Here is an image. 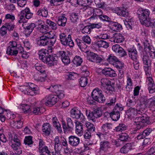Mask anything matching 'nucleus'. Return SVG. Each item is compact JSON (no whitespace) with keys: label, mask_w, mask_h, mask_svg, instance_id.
<instances>
[{"label":"nucleus","mask_w":155,"mask_h":155,"mask_svg":"<svg viewBox=\"0 0 155 155\" xmlns=\"http://www.w3.org/2000/svg\"><path fill=\"white\" fill-rule=\"evenodd\" d=\"M113 37L114 41L117 43H122L125 40L124 36L120 33L115 34Z\"/></svg>","instance_id":"nucleus-27"},{"label":"nucleus","mask_w":155,"mask_h":155,"mask_svg":"<svg viewBox=\"0 0 155 155\" xmlns=\"http://www.w3.org/2000/svg\"><path fill=\"white\" fill-rule=\"evenodd\" d=\"M102 73L105 75L113 77L117 76L115 71L112 68H104L101 71Z\"/></svg>","instance_id":"nucleus-24"},{"label":"nucleus","mask_w":155,"mask_h":155,"mask_svg":"<svg viewBox=\"0 0 155 155\" xmlns=\"http://www.w3.org/2000/svg\"><path fill=\"white\" fill-rule=\"evenodd\" d=\"M33 78L34 80L39 83L45 82L46 80L45 77L39 76L38 73L35 74Z\"/></svg>","instance_id":"nucleus-45"},{"label":"nucleus","mask_w":155,"mask_h":155,"mask_svg":"<svg viewBox=\"0 0 155 155\" xmlns=\"http://www.w3.org/2000/svg\"><path fill=\"white\" fill-rule=\"evenodd\" d=\"M48 39L55 38V36L52 31L47 32L45 34Z\"/></svg>","instance_id":"nucleus-63"},{"label":"nucleus","mask_w":155,"mask_h":155,"mask_svg":"<svg viewBox=\"0 0 155 155\" xmlns=\"http://www.w3.org/2000/svg\"><path fill=\"white\" fill-rule=\"evenodd\" d=\"M32 137L30 136H26L24 140V143L25 145L31 147L34 142L32 140Z\"/></svg>","instance_id":"nucleus-47"},{"label":"nucleus","mask_w":155,"mask_h":155,"mask_svg":"<svg viewBox=\"0 0 155 155\" xmlns=\"http://www.w3.org/2000/svg\"><path fill=\"white\" fill-rule=\"evenodd\" d=\"M82 61V58L78 56H76L73 61L74 64L77 66L80 65Z\"/></svg>","instance_id":"nucleus-50"},{"label":"nucleus","mask_w":155,"mask_h":155,"mask_svg":"<svg viewBox=\"0 0 155 155\" xmlns=\"http://www.w3.org/2000/svg\"><path fill=\"white\" fill-rule=\"evenodd\" d=\"M124 106L120 103H117L113 110L117 111H122L124 110Z\"/></svg>","instance_id":"nucleus-62"},{"label":"nucleus","mask_w":155,"mask_h":155,"mask_svg":"<svg viewBox=\"0 0 155 155\" xmlns=\"http://www.w3.org/2000/svg\"><path fill=\"white\" fill-rule=\"evenodd\" d=\"M102 94V91L101 90L98 88H96L93 90L92 92V97L94 100L95 99H97V97H100V96Z\"/></svg>","instance_id":"nucleus-34"},{"label":"nucleus","mask_w":155,"mask_h":155,"mask_svg":"<svg viewBox=\"0 0 155 155\" xmlns=\"http://www.w3.org/2000/svg\"><path fill=\"white\" fill-rule=\"evenodd\" d=\"M116 97H110L109 98V101H108L105 104V105L108 107H110L114 105L116 102Z\"/></svg>","instance_id":"nucleus-53"},{"label":"nucleus","mask_w":155,"mask_h":155,"mask_svg":"<svg viewBox=\"0 0 155 155\" xmlns=\"http://www.w3.org/2000/svg\"><path fill=\"white\" fill-rule=\"evenodd\" d=\"M86 126L87 128V131L93 132L95 131V127L94 124L90 122H87L85 123Z\"/></svg>","instance_id":"nucleus-54"},{"label":"nucleus","mask_w":155,"mask_h":155,"mask_svg":"<svg viewBox=\"0 0 155 155\" xmlns=\"http://www.w3.org/2000/svg\"><path fill=\"white\" fill-rule=\"evenodd\" d=\"M88 83L87 78L85 77H82L79 79V84L82 87H85Z\"/></svg>","instance_id":"nucleus-48"},{"label":"nucleus","mask_w":155,"mask_h":155,"mask_svg":"<svg viewBox=\"0 0 155 155\" xmlns=\"http://www.w3.org/2000/svg\"><path fill=\"white\" fill-rule=\"evenodd\" d=\"M119 139L123 142H127L129 141L130 137L128 135L125 133H122L119 135Z\"/></svg>","instance_id":"nucleus-42"},{"label":"nucleus","mask_w":155,"mask_h":155,"mask_svg":"<svg viewBox=\"0 0 155 155\" xmlns=\"http://www.w3.org/2000/svg\"><path fill=\"white\" fill-rule=\"evenodd\" d=\"M79 15L78 13L73 12L70 15V19L72 22L76 23L79 19Z\"/></svg>","instance_id":"nucleus-46"},{"label":"nucleus","mask_w":155,"mask_h":155,"mask_svg":"<svg viewBox=\"0 0 155 155\" xmlns=\"http://www.w3.org/2000/svg\"><path fill=\"white\" fill-rule=\"evenodd\" d=\"M21 12L26 17V19H28L32 16L33 14L31 12L29 8L26 7L24 9L22 10Z\"/></svg>","instance_id":"nucleus-31"},{"label":"nucleus","mask_w":155,"mask_h":155,"mask_svg":"<svg viewBox=\"0 0 155 155\" xmlns=\"http://www.w3.org/2000/svg\"><path fill=\"white\" fill-rule=\"evenodd\" d=\"M62 127L65 134L71 132L73 129V127L68 125L64 122L62 123Z\"/></svg>","instance_id":"nucleus-39"},{"label":"nucleus","mask_w":155,"mask_h":155,"mask_svg":"<svg viewBox=\"0 0 155 155\" xmlns=\"http://www.w3.org/2000/svg\"><path fill=\"white\" fill-rule=\"evenodd\" d=\"M148 87L149 92L150 94L153 93L155 91V86L152 78L150 77L148 79Z\"/></svg>","instance_id":"nucleus-25"},{"label":"nucleus","mask_w":155,"mask_h":155,"mask_svg":"<svg viewBox=\"0 0 155 155\" xmlns=\"http://www.w3.org/2000/svg\"><path fill=\"white\" fill-rule=\"evenodd\" d=\"M51 127L48 123H45L43 124L42 128L43 132L45 133L46 135H49L51 133Z\"/></svg>","instance_id":"nucleus-32"},{"label":"nucleus","mask_w":155,"mask_h":155,"mask_svg":"<svg viewBox=\"0 0 155 155\" xmlns=\"http://www.w3.org/2000/svg\"><path fill=\"white\" fill-rule=\"evenodd\" d=\"M18 88L21 91L23 92L25 94L31 96L36 95L38 90L37 85L31 83L19 86Z\"/></svg>","instance_id":"nucleus-3"},{"label":"nucleus","mask_w":155,"mask_h":155,"mask_svg":"<svg viewBox=\"0 0 155 155\" xmlns=\"http://www.w3.org/2000/svg\"><path fill=\"white\" fill-rule=\"evenodd\" d=\"M152 131V130L151 128H147L142 132L140 133L139 134L137 135L135 139L136 138L138 140L143 139L146 136L149 135Z\"/></svg>","instance_id":"nucleus-17"},{"label":"nucleus","mask_w":155,"mask_h":155,"mask_svg":"<svg viewBox=\"0 0 155 155\" xmlns=\"http://www.w3.org/2000/svg\"><path fill=\"white\" fill-rule=\"evenodd\" d=\"M60 41L61 44L64 46H68L70 47L74 46V44L71 35L68 36L64 33H61L59 35Z\"/></svg>","instance_id":"nucleus-7"},{"label":"nucleus","mask_w":155,"mask_h":155,"mask_svg":"<svg viewBox=\"0 0 155 155\" xmlns=\"http://www.w3.org/2000/svg\"><path fill=\"white\" fill-rule=\"evenodd\" d=\"M110 115L111 118L113 120L116 121L120 118V112L119 111L113 110L110 113Z\"/></svg>","instance_id":"nucleus-29"},{"label":"nucleus","mask_w":155,"mask_h":155,"mask_svg":"<svg viewBox=\"0 0 155 155\" xmlns=\"http://www.w3.org/2000/svg\"><path fill=\"white\" fill-rule=\"evenodd\" d=\"M88 10L90 11V12H88V14L89 15H91L93 13V15L91 17V18H99L101 15H102L103 12L102 10L99 8H95L94 9L91 7L89 8V9Z\"/></svg>","instance_id":"nucleus-13"},{"label":"nucleus","mask_w":155,"mask_h":155,"mask_svg":"<svg viewBox=\"0 0 155 155\" xmlns=\"http://www.w3.org/2000/svg\"><path fill=\"white\" fill-rule=\"evenodd\" d=\"M134 143L133 142L127 143L122 147L120 150V152L121 153H127L130 150L134 148Z\"/></svg>","instance_id":"nucleus-18"},{"label":"nucleus","mask_w":155,"mask_h":155,"mask_svg":"<svg viewBox=\"0 0 155 155\" xmlns=\"http://www.w3.org/2000/svg\"><path fill=\"white\" fill-rule=\"evenodd\" d=\"M94 45L98 48H107L109 46V43L108 42L102 40H96L94 42Z\"/></svg>","instance_id":"nucleus-21"},{"label":"nucleus","mask_w":155,"mask_h":155,"mask_svg":"<svg viewBox=\"0 0 155 155\" xmlns=\"http://www.w3.org/2000/svg\"><path fill=\"white\" fill-rule=\"evenodd\" d=\"M91 29L92 28L91 25L86 26L82 29V32L84 34L87 33L89 34L91 32Z\"/></svg>","instance_id":"nucleus-60"},{"label":"nucleus","mask_w":155,"mask_h":155,"mask_svg":"<svg viewBox=\"0 0 155 155\" xmlns=\"http://www.w3.org/2000/svg\"><path fill=\"white\" fill-rule=\"evenodd\" d=\"M67 21V18L64 15H61L58 18L57 24L59 26L64 27L66 25Z\"/></svg>","instance_id":"nucleus-28"},{"label":"nucleus","mask_w":155,"mask_h":155,"mask_svg":"<svg viewBox=\"0 0 155 155\" xmlns=\"http://www.w3.org/2000/svg\"><path fill=\"white\" fill-rule=\"evenodd\" d=\"M105 92L107 93L111 94L113 91H115V88L114 87L110 85V84L106 86Z\"/></svg>","instance_id":"nucleus-59"},{"label":"nucleus","mask_w":155,"mask_h":155,"mask_svg":"<svg viewBox=\"0 0 155 155\" xmlns=\"http://www.w3.org/2000/svg\"><path fill=\"white\" fill-rule=\"evenodd\" d=\"M112 29L114 31H118L122 29V26L117 22H114L112 24Z\"/></svg>","instance_id":"nucleus-55"},{"label":"nucleus","mask_w":155,"mask_h":155,"mask_svg":"<svg viewBox=\"0 0 155 155\" xmlns=\"http://www.w3.org/2000/svg\"><path fill=\"white\" fill-rule=\"evenodd\" d=\"M50 89L52 91L56 93V94L58 93V92H59L62 89L61 86L60 85H52L50 87Z\"/></svg>","instance_id":"nucleus-56"},{"label":"nucleus","mask_w":155,"mask_h":155,"mask_svg":"<svg viewBox=\"0 0 155 155\" xmlns=\"http://www.w3.org/2000/svg\"><path fill=\"white\" fill-rule=\"evenodd\" d=\"M71 116L73 118L79 119L80 121L83 122L84 121L85 118L83 114L78 109H72L70 111Z\"/></svg>","instance_id":"nucleus-8"},{"label":"nucleus","mask_w":155,"mask_h":155,"mask_svg":"<svg viewBox=\"0 0 155 155\" xmlns=\"http://www.w3.org/2000/svg\"><path fill=\"white\" fill-rule=\"evenodd\" d=\"M127 115L131 117L134 118L137 115L136 108L134 107H130L126 112Z\"/></svg>","instance_id":"nucleus-37"},{"label":"nucleus","mask_w":155,"mask_h":155,"mask_svg":"<svg viewBox=\"0 0 155 155\" xmlns=\"http://www.w3.org/2000/svg\"><path fill=\"white\" fill-rule=\"evenodd\" d=\"M111 81L107 78L102 79L101 80V83L102 86L105 87L110 84Z\"/></svg>","instance_id":"nucleus-57"},{"label":"nucleus","mask_w":155,"mask_h":155,"mask_svg":"<svg viewBox=\"0 0 155 155\" xmlns=\"http://www.w3.org/2000/svg\"><path fill=\"white\" fill-rule=\"evenodd\" d=\"M107 60L109 61L110 64L114 66L115 64L117 61H118V59L115 56L111 54L109 55L108 58L107 59Z\"/></svg>","instance_id":"nucleus-44"},{"label":"nucleus","mask_w":155,"mask_h":155,"mask_svg":"<svg viewBox=\"0 0 155 155\" xmlns=\"http://www.w3.org/2000/svg\"><path fill=\"white\" fill-rule=\"evenodd\" d=\"M37 15L43 17H47L48 15V12L46 8H40L38 9L37 12Z\"/></svg>","instance_id":"nucleus-35"},{"label":"nucleus","mask_w":155,"mask_h":155,"mask_svg":"<svg viewBox=\"0 0 155 155\" xmlns=\"http://www.w3.org/2000/svg\"><path fill=\"white\" fill-rule=\"evenodd\" d=\"M129 57L133 60H137L138 57L137 52L136 48H133L127 50Z\"/></svg>","instance_id":"nucleus-19"},{"label":"nucleus","mask_w":155,"mask_h":155,"mask_svg":"<svg viewBox=\"0 0 155 155\" xmlns=\"http://www.w3.org/2000/svg\"><path fill=\"white\" fill-rule=\"evenodd\" d=\"M16 106L19 109H21V110L22 112L23 111L25 114L29 113L31 112L32 111L31 109L30 108V107L28 104H25L22 105L21 104H18L17 103Z\"/></svg>","instance_id":"nucleus-20"},{"label":"nucleus","mask_w":155,"mask_h":155,"mask_svg":"<svg viewBox=\"0 0 155 155\" xmlns=\"http://www.w3.org/2000/svg\"><path fill=\"white\" fill-rule=\"evenodd\" d=\"M124 22L128 29H132L134 25V21L132 18L128 19V20L124 21Z\"/></svg>","instance_id":"nucleus-43"},{"label":"nucleus","mask_w":155,"mask_h":155,"mask_svg":"<svg viewBox=\"0 0 155 155\" xmlns=\"http://www.w3.org/2000/svg\"><path fill=\"white\" fill-rule=\"evenodd\" d=\"M82 39L84 43L87 44H90L91 43V39L88 35L83 36L82 38Z\"/></svg>","instance_id":"nucleus-64"},{"label":"nucleus","mask_w":155,"mask_h":155,"mask_svg":"<svg viewBox=\"0 0 155 155\" xmlns=\"http://www.w3.org/2000/svg\"><path fill=\"white\" fill-rule=\"evenodd\" d=\"M24 28L25 29V35L27 36H28L32 32L33 29L35 27V25L34 23H31L29 24L27 26H24V25H23Z\"/></svg>","instance_id":"nucleus-22"},{"label":"nucleus","mask_w":155,"mask_h":155,"mask_svg":"<svg viewBox=\"0 0 155 155\" xmlns=\"http://www.w3.org/2000/svg\"><path fill=\"white\" fill-rule=\"evenodd\" d=\"M99 151L100 152L103 151L107 152L109 151L110 148V142L106 140H104L101 141L100 143Z\"/></svg>","instance_id":"nucleus-10"},{"label":"nucleus","mask_w":155,"mask_h":155,"mask_svg":"<svg viewBox=\"0 0 155 155\" xmlns=\"http://www.w3.org/2000/svg\"><path fill=\"white\" fill-rule=\"evenodd\" d=\"M95 38L97 39L99 38V39H105L110 38V36L106 33H101L96 36Z\"/></svg>","instance_id":"nucleus-58"},{"label":"nucleus","mask_w":155,"mask_h":155,"mask_svg":"<svg viewBox=\"0 0 155 155\" xmlns=\"http://www.w3.org/2000/svg\"><path fill=\"white\" fill-rule=\"evenodd\" d=\"M39 58L43 62L46 63L50 66L56 65L58 63V58L56 54H49L48 50L42 49L38 51Z\"/></svg>","instance_id":"nucleus-1"},{"label":"nucleus","mask_w":155,"mask_h":155,"mask_svg":"<svg viewBox=\"0 0 155 155\" xmlns=\"http://www.w3.org/2000/svg\"><path fill=\"white\" fill-rule=\"evenodd\" d=\"M58 54L65 65H68L70 63V59L68 52L64 51H59L58 52Z\"/></svg>","instance_id":"nucleus-9"},{"label":"nucleus","mask_w":155,"mask_h":155,"mask_svg":"<svg viewBox=\"0 0 155 155\" xmlns=\"http://www.w3.org/2000/svg\"><path fill=\"white\" fill-rule=\"evenodd\" d=\"M134 123H136L137 128L139 129L143 127L145 124H149L151 123L149 120V118L145 114H143L135 119Z\"/></svg>","instance_id":"nucleus-5"},{"label":"nucleus","mask_w":155,"mask_h":155,"mask_svg":"<svg viewBox=\"0 0 155 155\" xmlns=\"http://www.w3.org/2000/svg\"><path fill=\"white\" fill-rule=\"evenodd\" d=\"M68 143L71 146L76 147L80 143V139L77 137L71 135L68 137Z\"/></svg>","instance_id":"nucleus-15"},{"label":"nucleus","mask_w":155,"mask_h":155,"mask_svg":"<svg viewBox=\"0 0 155 155\" xmlns=\"http://www.w3.org/2000/svg\"><path fill=\"white\" fill-rule=\"evenodd\" d=\"M75 132L77 134L81 136L83 134V127L82 124L79 121H76Z\"/></svg>","instance_id":"nucleus-23"},{"label":"nucleus","mask_w":155,"mask_h":155,"mask_svg":"<svg viewBox=\"0 0 155 155\" xmlns=\"http://www.w3.org/2000/svg\"><path fill=\"white\" fill-rule=\"evenodd\" d=\"M112 49L113 51L118 53L121 57H124L127 55L126 52L119 45H113L112 46Z\"/></svg>","instance_id":"nucleus-14"},{"label":"nucleus","mask_w":155,"mask_h":155,"mask_svg":"<svg viewBox=\"0 0 155 155\" xmlns=\"http://www.w3.org/2000/svg\"><path fill=\"white\" fill-rule=\"evenodd\" d=\"M10 125L13 127L18 129L22 127L23 122V121L21 120L16 121L15 122H14L13 121H12L10 123Z\"/></svg>","instance_id":"nucleus-40"},{"label":"nucleus","mask_w":155,"mask_h":155,"mask_svg":"<svg viewBox=\"0 0 155 155\" xmlns=\"http://www.w3.org/2000/svg\"><path fill=\"white\" fill-rule=\"evenodd\" d=\"M137 14L140 21L142 25L147 27H153L155 24V19L154 20V22L150 21L149 18L150 12L148 9L139 8L137 11Z\"/></svg>","instance_id":"nucleus-2"},{"label":"nucleus","mask_w":155,"mask_h":155,"mask_svg":"<svg viewBox=\"0 0 155 155\" xmlns=\"http://www.w3.org/2000/svg\"><path fill=\"white\" fill-rule=\"evenodd\" d=\"M142 60L144 67L145 68H149L151 67V63L147 54H145L143 56Z\"/></svg>","instance_id":"nucleus-26"},{"label":"nucleus","mask_w":155,"mask_h":155,"mask_svg":"<svg viewBox=\"0 0 155 155\" xmlns=\"http://www.w3.org/2000/svg\"><path fill=\"white\" fill-rule=\"evenodd\" d=\"M46 24L48 25L49 28L50 27L51 29L55 30L58 28V26L56 23L51 20L47 19L46 20Z\"/></svg>","instance_id":"nucleus-41"},{"label":"nucleus","mask_w":155,"mask_h":155,"mask_svg":"<svg viewBox=\"0 0 155 155\" xmlns=\"http://www.w3.org/2000/svg\"><path fill=\"white\" fill-rule=\"evenodd\" d=\"M150 98L148 99L147 96L145 95L142 96L140 98V103L144 104L146 107L149 104V102Z\"/></svg>","instance_id":"nucleus-49"},{"label":"nucleus","mask_w":155,"mask_h":155,"mask_svg":"<svg viewBox=\"0 0 155 155\" xmlns=\"http://www.w3.org/2000/svg\"><path fill=\"white\" fill-rule=\"evenodd\" d=\"M49 28L48 25L45 23L43 25H38L37 29L38 31L42 33H45L49 30Z\"/></svg>","instance_id":"nucleus-36"},{"label":"nucleus","mask_w":155,"mask_h":155,"mask_svg":"<svg viewBox=\"0 0 155 155\" xmlns=\"http://www.w3.org/2000/svg\"><path fill=\"white\" fill-rule=\"evenodd\" d=\"M47 101L45 102L46 105L51 106L54 104L58 101V97L52 94H50L46 99Z\"/></svg>","instance_id":"nucleus-11"},{"label":"nucleus","mask_w":155,"mask_h":155,"mask_svg":"<svg viewBox=\"0 0 155 155\" xmlns=\"http://www.w3.org/2000/svg\"><path fill=\"white\" fill-rule=\"evenodd\" d=\"M86 113L88 119L94 122H96V119L102 115V111L100 107L94 108L92 111L86 110Z\"/></svg>","instance_id":"nucleus-6"},{"label":"nucleus","mask_w":155,"mask_h":155,"mask_svg":"<svg viewBox=\"0 0 155 155\" xmlns=\"http://www.w3.org/2000/svg\"><path fill=\"white\" fill-rule=\"evenodd\" d=\"M113 12L121 17H126L129 15L128 10L124 7H117L114 9Z\"/></svg>","instance_id":"nucleus-12"},{"label":"nucleus","mask_w":155,"mask_h":155,"mask_svg":"<svg viewBox=\"0 0 155 155\" xmlns=\"http://www.w3.org/2000/svg\"><path fill=\"white\" fill-rule=\"evenodd\" d=\"M143 44L144 46V50L146 52L149 51L151 49L152 47L153 48V47L150 45V43L147 40L144 41Z\"/></svg>","instance_id":"nucleus-52"},{"label":"nucleus","mask_w":155,"mask_h":155,"mask_svg":"<svg viewBox=\"0 0 155 155\" xmlns=\"http://www.w3.org/2000/svg\"><path fill=\"white\" fill-rule=\"evenodd\" d=\"M45 110V108L42 107H34L32 109V112L35 115H40Z\"/></svg>","instance_id":"nucleus-38"},{"label":"nucleus","mask_w":155,"mask_h":155,"mask_svg":"<svg viewBox=\"0 0 155 155\" xmlns=\"http://www.w3.org/2000/svg\"><path fill=\"white\" fill-rule=\"evenodd\" d=\"M48 39L45 35L41 36L38 41V44L41 46H45L48 45Z\"/></svg>","instance_id":"nucleus-33"},{"label":"nucleus","mask_w":155,"mask_h":155,"mask_svg":"<svg viewBox=\"0 0 155 155\" xmlns=\"http://www.w3.org/2000/svg\"><path fill=\"white\" fill-rule=\"evenodd\" d=\"M127 127L123 123L120 124L119 125L115 128L114 130L117 132H122L127 129Z\"/></svg>","instance_id":"nucleus-51"},{"label":"nucleus","mask_w":155,"mask_h":155,"mask_svg":"<svg viewBox=\"0 0 155 155\" xmlns=\"http://www.w3.org/2000/svg\"><path fill=\"white\" fill-rule=\"evenodd\" d=\"M112 124L110 123H107L103 124L101 127L102 130L105 134H107L112 129Z\"/></svg>","instance_id":"nucleus-30"},{"label":"nucleus","mask_w":155,"mask_h":155,"mask_svg":"<svg viewBox=\"0 0 155 155\" xmlns=\"http://www.w3.org/2000/svg\"><path fill=\"white\" fill-rule=\"evenodd\" d=\"M10 45L7 48L6 53L12 55L16 56L19 52H21L22 50V47L18 45L16 41H12L9 43Z\"/></svg>","instance_id":"nucleus-4"},{"label":"nucleus","mask_w":155,"mask_h":155,"mask_svg":"<svg viewBox=\"0 0 155 155\" xmlns=\"http://www.w3.org/2000/svg\"><path fill=\"white\" fill-rule=\"evenodd\" d=\"M94 100L99 103H102L105 102L106 99L104 95L102 94L100 96V97H97V99H95Z\"/></svg>","instance_id":"nucleus-61"},{"label":"nucleus","mask_w":155,"mask_h":155,"mask_svg":"<svg viewBox=\"0 0 155 155\" xmlns=\"http://www.w3.org/2000/svg\"><path fill=\"white\" fill-rule=\"evenodd\" d=\"M11 147L13 150H17L21 145V143L20 140L18 138L17 135H15Z\"/></svg>","instance_id":"nucleus-16"}]
</instances>
